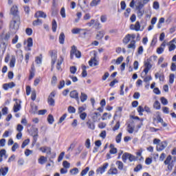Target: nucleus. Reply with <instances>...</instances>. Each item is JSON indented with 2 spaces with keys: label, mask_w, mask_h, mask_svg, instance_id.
Instances as JSON below:
<instances>
[{
  "label": "nucleus",
  "mask_w": 176,
  "mask_h": 176,
  "mask_svg": "<svg viewBox=\"0 0 176 176\" xmlns=\"http://www.w3.org/2000/svg\"><path fill=\"white\" fill-rule=\"evenodd\" d=\"M120 129V122H117L116 125L113 128V131H116V130H119Z\"/></svg>",
  "instance_id": "37998d69"
},
{
  "label": "nucleus",
  "mask_w": 176,
  "mask_h": 176,
  "mask_svg": "<svg viewBox=\"0 0 176 176\" xmlns=\"http://www.w3.org/2000/svg\"><path fill=\"white\" fill-rule=\"evenodd\" d=\"M144 67L146 69L148 70L152 68V65H151V58L147 59L146 62L144 63Z\"/></svg>",
  "instance_id": "a211bd4d"
},
{
  "label": "nucleus",
  "mask_w": 176,
  "mask_h": 176,
  "mask_svg": "<svg viewBox=\"0 0 176 176\" xmlns=\"http://www.w3.org/2000/svg\"><path fill=\"white\" fill-rule=\"evenodd\" d=\"M167 146V142L164 141L157 145V151L160 152L166 148Z\"/></svg>",
  "instance_id": "6e6552de"
},
{
  "label": "nucleus",
  "mask_w": 176,
  "mask_h": 176,
  "mask_svg": "<svg viewBox=\"0 0 176 176\" xmlns=\"http://www.w3.org/2000/svg\"><path fill=\"white\" fill-rule=\"evenodd\" d=\"M10 38V34H6L5 36L3 34L0 35V47L3 49H6V46H8V41H9Z\"/></svg>",
  "instance_id": "f03ea898"
},
{
  "label": "nucleus",
  "mask_w": 176,
  "mask_h": 176,
  "mask_svg": "<svg viewBox=\"0 0 176 176\" xmlns=\"http://www.w3.org/2000/svg\"><path fill=\"white\" fill-rule=\"evenodd\" d=\"M127 127H128V129H127L128 133H129V134H133V133H134L133 126H131V124H129Z\"/></svg>",
  "instance_id": "7c9ffc66"
},
{
  "label": "nucleus",
  "mask_w": 176,
  "mask_h": 176,
  "mask_svg": "<svg viewBox=\"0 0 176 176\" xmlns=\"http://www.w3.org/2000/svg\"><path fill=\"white\" fill-rule=\"evenodd\" d=\"M32 130L34 132V134L33 135V140L34 142L35 143L38 140V129L32 127Z\"/></svg>",
  "instance_id": "2eb2a0df"
},
{
  "label": "nucleus",
  "mask_w": 176,
  "mask_h": 176,
  "mask_svg": "<svg viewBox=\"0 0 176 176\" xmlns=\"http://www.w3.org/2000/svg\"><path fill=\"white\" fill-rule=\"evenodd\" d=\"M171 159H172V157L171 155H168L166 160L164 161V164L167 165V164H170L171 163H170L171 162Z\"/></svg>",
  "instance_id": "de8ad7c7"
},
{
  "label": "nucleus",
  "mask_w": 176,
  "mask_h": 176,
  "mask_svg": "<svg viewBox=\"0 0 176 176\" xmlns=\"http://www.w3.org/2000/svg\"><path fill=\"white\" fill-rule=\"evenodd\" d=\"M144 6H145L142 3V1H139L138 3V6L136 7V10H142V8H144Z\"/></svg>",
  "instance_id": "2f4dec72"
},
{
  "label": "nucleus",
  "mask_w": 176,
  "mask_h": 176,
  "mask_svg": "<svg viewBox=\"0 0 176 176\" xmlns=\"http://www.w3.org/2000/svg\"><path fill=\"white\" fill-rule=\"evenodd\" d=\"M28 144H30V139L25 140L23 141V142L22 143L21 148H25V146H27V145H28Z\"/></svg>",
  "instance_id": "a19ab883"
},
{
  "label": "nucleus",
  "mask_w": 176,
  "mask_h": 176,
  "mask_svg": "<svg viewBox=\"0 0 176 176\" xmlns=\"http://www.w3.org/2000/svg\"><path fill=\"white\" fill-rule=\"evenodd\" d=\"M63 61H64V58H63V57H60V58L58 60L56 64V69H58V71H63V69L61 68V64H63Z\"/></svg>",
  "instance_id": "ddd939ff"
},
{
  "label": "nucleus",
  "mask_w": 176,
  "mask_h": 176,
  "mask_svg": "<svg viewBox=\"0 0 176 176\" xmlns=\"http://www.w3.org/2000/svg\"><path fill=\"white\" fill-rule=\"evenodd\" d=\"M140 21H137L135 25V30L138 31L140 28Z\"/></svg>",
  "instance_id": "338daca9"
},
{
  "label": "nucleus",
  "mask_w": 176,
  "mask_h": 176,
  "mask_svg": "<svg viewBox=\"0 0 176 176\" xmlns=\"http://www.w3.org/2000/svg\"><path fill=\"white\" fill-rule=\"evenodd\" d=\"M42 20L41 19H39L38 18H37L36 20L34 21L33 23H32V25L34 26V27H36L38 25H42Z\"/></svg>",
  "instance_id": "412c9836"
},
{
  "label": "nucleus",
  "mask_w": 176,
  "mask_h": 176,
  "mask_svg": "<svg viewBox=\"0 0 176 176\" xmlns=\"http://www.w3.org/2000/svg\"><path fill=\"white\" fill-rule=\"evenodd\" d=\"M116 141L117 144H120V142L122 141V132L118 134V135L116 137Z\"/></svg>",
  "instance_id": "c85d7f7f"
},
{
  "label": "nucleus",
  "mask_w": 176,
  "mask_h": 176,
  "mask_svg": "<svg viewBox=\"0 0 176 176\" xmlns=\"http://www.w3.org/2000/svg\"><path fill=\"white\" fill-rule=\"evenodd\" d=\"M108 166H109V164L105 163L102 166L99 167L96 170V173L97 174H104V173H105V170H107V168H108Z\"/></svg>",
  "instance_id": "0eeeda50"
},
{
  "label": "nucleus",
  "mask_w": 176,
  "mask_h": 176,
  "mask_svg": "<svg viewBox=\"0 0 176 176\" xmlns=\"http://www.w3.org/2000/svg\"><path fill=\"white\" fill-rule=\"evenodd\" d=\"M46 162H47V157L45 156H41L39 159H38V163L40 164H45V163H46Z\"/></svg>",
  "instance_id": "aec40b11"
},
{
  "label": "nucleus",
  "mask_w": 176,
  "mask_h": 176,
  "mask_svg": "<svg viewBox=\"0 0 176 176\" xmlns=\"http://www.w3.org/2000/svg\"><path fill=\"white\" fill-rule=\"evenodd\" d=\"M110 148L111 149L109 151V153H111V155H115L118 153V148H115V145L111 144Z\"/></svg>",
  "instance_id": "dca6fc26"
},
{
  "label": "nucleus",
  "mask_w": 176,
  "mask_h": 176,
  "mask_svg": "<svg viewBox=\"0 0 176 176\" xmlns=\"http://www.w3.org/2000/svg\"><path fill=\"white\" fill-rule=\"evenodd\" d=\"M18 12H19V10H17V6H13L11 8L10 13H11V14H12V16H14V17H15V16H19V14H17Z\"/></svg>",
  "instance_id": "4468645a"
},
{
  "label": "nucleus",
  "mask_w": 176,
  "mask_h": 176,
  "mask_svg": "<svg viewBox=\"0 0 176 176\" xmlns=\"http://www.w3.org/2000/svg\"><path fill=\"white\" fill-rule=\"evenodd\" d=\"M9 172V167L6 166L0 168V175L5 176Z\"/></svg>",
  "instance_id": "f8f14e48"
},
{
  "label": "nucleus",
  "mask_w": 176,
  "mask_h": 176,
  "mask_svg": "<svg viewBox=\"0 0 176 176\" xmlns=\"http://www.w3.org/2000/svg\"><path fill=\"white\" fill-rule=\"evenodd\" d=\"M14 64H16V57L14 56H12V58L10 61V68H14Z\"/></svg>",
  "instance_id": "4be33fe9"
},
{
  "label": "nucleus",
  "mask_w": 176,
  "mask_h": 176,
  "mask_svg": "<svg viewBox=\"0 0 176 176\" xmlns=\"http://www.w3.org/2000/svg\"><path fill=\"white\" fill-rule=\"evenodd\" d=\"M174 78H175V76L174 74H171L169 76V83L173 84L174 83Z\"/></svg>",
  "instance_id": "09e8293b"
},
{
  "label": "nucleus",
  "mask_w": 176,
  "mask_h": 176,
  "mask_svg": "<svg viewBox=\"0 0 176 176\" xmlns=\"http://www.w3.org/2000/svg\"><path fill=\"white\" fill-rule=\"evenodd\" d=\"M131 38V34H127L122 41L123 43H124L125 45H127V43L130 42Z\"/></svg>",
  "instance_id": "6ab92c4d"
},
{
  "label": "nucleus",
  "mask_w": 176,
  "mask_h": 176,
  "mask_svg": "<svg viewBox=\"0 0 176 176\" xmlns=\"http://www.w3.org/2000/svg\"><path fill=\"white\" fill-rule=\"evenodd\" d=\"M160 100H161V102H162V104H163V105H167V104H168V100H167V99H166V98L162 97Z\"/></svg>",
  "instance_id": "8fccbe9b"
},
{
  "label": "nucleus",
  "mask_w": 176,
  "mask_h": 176,
  "mask_svg": "<svg viewBox=\"0 0 176 176\" xmlns=\"http://www.w3.org/2000/svg\"><path fill=\"white\" fill-rule=\"evenodd\" d=\"M89 170H90V168L89 166L86 167L85 169H83L80 173L81 176H85L87 173H89Z\"/></svg>",
  "instance_id": "473e14b6"
},
{
  "label": "nucleus",
  "mask_w": 176,
  "mask_h": 176,
  "mask_svg": "<svg viewBox=\"0 0 176 176\" xmlns=\"http://www.w3.org/2000/svg\"><path fill=\"white\" fill-rule=\"evenodd\" d=\"M75 54L76 58H80V57H82V53L80 52V51L78 50V49L76 48V46L73 45L72 47V50L70 51V58L71 60L74 59V55Z\"/></svg>",
  "instance_id": "7ed1b4c3"
},
{
  "label": "nucleus",
  "mask_w": 176,
  "mask_h": 176,
  "mask_svg": "<svg viewBox=\"0 0 176 176\" xmlns=\"http://www.w3.org/2000/svg\"><path fill=\"white\" fill-rule=\"evenodd\" d=\"M60 16H62L63 19H65V8L64 7L60 10Z\"/></svg>",
  "instance_id": "5fc2aeb1"
},
{
  "label": "nucleus",
  "mask_w": 176,
  "mask_h": 176,
  "mask_svg": "<svg viewBox=\"0 0 176 176\" xmlns=\"http://www.w3.org/2000/svg\"><path fill=\"white\" fill-rule=\"evenodd\" d=\"M144 13H145V10H138V16L142 17V16H144Z\"/></svg>",
  "instance_id": "bf43d9fd"
},
{
  "label": "nucleus",
  "mask_w": 176,
  "mask_h": 176,
  "mask_svg": "<svg viewBox=\"0 0 176 176\" xmlns=\"http://www.w3.org/2000/svg\"><path fill=\"white\" fill-rule=\"evenodd\" d=\"M76 67L75 66H72L70 67V72L71 74H76Z\"/></svg>",
  "instance_id": "4d7b16f0"
},
{
  "label": "nucleus",
  "mask_w": 176,
  "mask_h": 176,
  "mask_svg": "<svg viewBox=\"0 0 176 176\" xmlns=\"http://www.w3.org/2000/svg\"><path fill=\"white\" fill-rule=\"evenodd\" d=\"M85 145L87 149H90L91 148V145L90 143V139H87Z\"/></svg>",
  "instance_id": "49530a36"
},
{
  "label": "nucleus",
  "mask_w": 176,
  "mask_h": 176,
  "mask_svg": "<svg viewBox=\"0 0 176 176\" xmlns=\"http://www.w3.org/2000/svg\"><path fill=\"white\" fill-rule=\"evenodd\" d=\"M16 86V84L14 82H11L9 83H6L3 85V89L4 90H9V89H13Z\"/></svg>",
  "instance_id": "9d476101"
},
{
  "label": "nucleus",
  "mask_w": 176,
  "mask_h": 176,
  "mask_svg": "<svg viewBox=\"0 0 176 176\" xmlns=\"http://www.w3.org/2000/svg\"><path fill=\"white\" fill-rule=\"evenodd\" d=\"M153 8V9H155L156 10H157V9H159V8H160V6L159 5V2L154 1Z\"/></svg>",
  "instance_id": "3c124183"
},
{
  "label": "nucleus",
  "mask_w": 176,
  "mask_h": 176,
  "mask_svg": "<svg viewBox=\"0 0 176 176\" xmlns=\"http://www.w3.org/2000/svg\"><path fill=\"white\" fill-rule=\"evenodd\" d=\"M54 97H56V93L54 91L51 92L47 98V102L51 107H54Z\"/></svg>",
  "instance_id": "20e7f679"
},
{
  "label": "nucleus",
  "mask_w": 176,
  "mask_h": 176,
  "mask_svg": "<svg viewBox=\"0 0 176 176\" xmlns=\"http://www.w3.org/2000/svg\"><path fill=\"white\" fill-rule=\"evenodd\" d=\"M70 174H73V175H76L78 173H79V169L78 168H74L69 170Z\"/></svg>",
  "instance_id": "e433bc0d"
},
{
  "label": "nucleus",
  "mask_w": 176,
  "mask_h": 176,
  "mask_svg": "<svg viewBox=\"0 0 176 176\" xmlns=\"http://www.w3.org/2000/svg\"><path fill=\"white\" fill-rule=\"evenodd\" d=\"M34 17H36V19H39V17H42L43 19H46L47 15L46 14L43 12V11H38L36 12V14H34Z\"/></svg>",
  "instance_id": "9b49d317"
},
{
  "label": "nucleus",
  "mask_w": 176,
  "mask_h": 176,
  "mask_svg": "<svg viewBox=\"0 0 176 176\" xmlns=\"http://www.w3.org/2000/svg\"><path fill=\"white\" fill-rule=\"evenodd\" d=\"M129 157H130V153H124L122 155V160L124 163H126V162H127V159H129Z\"/></svg>",
  "instance_id": "393cba45"
},
{
  "label": "nucleus",
  "mask_w": 176,
  "mask_h": 176,
  "mask_svg": "<svg viewBox=\"0 0 176 176\" xmlns=\"http://www.w3.org/2000/svg\"><path fill=\"white\" fill-rule=\"evenodd\" d=\"M122 61H123V56H120V57L118 58L116 61V64L119 65L122 63Z\"/></svg>",
  "instance_id": "69168bd1"
},
{
  "label": "nucleus",
  "mask_w": 176,
  "mask_h": 176,
  "mask_svg": "<svg viewBox=\"0 0 176 176\" xmlns=\"http://www.w3.org/2000/svg\"><path fill=\"white\" fill-rule=\"evenodd\" d=\"M128 49H135V41L133 40L131 43L128 45Z\"/></svg>",
  "instance_id": "c756f323"
},
{
  "label": "nucleus",
  "mask_w": 176,
  "mask_h": 176,
  "mask_svg": "<svg viewBox=\"0 0 176 176\" xmlns=\"http://www.w3.org/2000/svg\"><path fill=\"white\" fill-rule=\"evenodd\" d=\"M51 58H52L51 71H53V69H54V65L56 64V61H57V54H56V53L52 52H51Z\"/></svg>",
  "instance_id": "423d86ee"
},
{
  "label": "nucleus",
  "mask_w": 176,
  "mask_h": 176,
  "mask_svg": "<svg viewBox=\"0 0 176 176\" xmlns=\"http://www.w3.org/2000/svg\"><path fill=\"white\" fill-rule=\"evenodd\" d=\"M31 98L32 101H35V100H36V92L35 91H32Z\"/></svg>",
  "instance_id": "6e6d98bb"
},
{
  "label": "nucleus",
  "mask_w": 176,
  "mask_h": 176,
  "mask_svg": "<svg viewBox=\"0 0 176 176\" xmlns=\"http://www.w3.org/2000/svg\"><path fill=\"white\" fill-rule=\"evenodd\" d=\"M21 109V105L17 102L14 105V112H19Z\"/></svg>",
  "instance_id": "b1692460"
},
{
  "label": "nucleus",
  "mask_w": 176,
  "mask_h": 176,
  "mask_svg": "<svg viewBox=\"0 0 176 176\" xmlns=\"http://www.w3.org/2000/svg\"><path fill=\"white\" fill-rule=\"evenodd\" d=\"M69 96L71 98H75L78 102H79V93H78V91L74 90L72 91L69 94Z\"/></svg>",
  "instance_id": "1a4fd4ad"
},
{
  "label": "nucleus",
  "mask_w": 176,
  "mask_h": 176,
  "mask_svg": "<svg viewBox=\"0 0 176 176\" xmlns=\"http://www.w3.org/2000/svg\"><path fill=\"white\" fill-rule=\"evenodd\" d=\"M170 46H169V52H173V50H175V45L173 44V43H169Z\"/></svg>",
  "instance_id": "052dcab7"
},
{
  "label": "nucleus",
  "mask_w": 176,
  "mask_h": 176,
  "mask_svg": "<svg viewBox=\"0 0 176 176\" xmlns=\"http://www.w3.org/2000/svg\"><path fill=\"white\" fill-rule=\"evenodd\" d=\"M86 116H87V113H82L80 115V119H82V120H85V119H86Z\"/></svg>",
  "instance_id": "774afa93"
},
{
  "label": "nucleus",
  "mask_w": 176,
  "mask_h": 176,
  "mask_svg": "<svg viewBox=\"0 0 176 176\" xmlns=\"http://www.w3.org/2000/svg\"><path fill=\"white\" fill-rule=\"evenodd\" d=\"M144 111H145L144 109V107H142V106H139L138 108V111L140 113V115H142V112H144Z\"/></svg>",
  "instance_id": "e2e57ef3"
},
{
  "label": "nucleus",
  "mask_w": 176,
  "mask_h": 176,
  "mask_svg": "<svg viewBox=\"0 0 176 176\" xmlns=\"http://www.w3.org/2000/svg\"><path fill=\"white\" fill-rule=\"evenodd\" d=\"M34 42L32 41V38L30 37L28 38V47H32Z\"/></svg>",
  "instance_id": "4c0bfd02"
},
{
  "label": "nucleus",
  "mask_w": 176,
  "mask_h": 176,
  "mask_svg": "<svg viewBox=\"0 0 176 176\" xmlns=\"http://www.w3.org/2000/svg\"><path fill=\"white\" fill-rule=\"evenodd\" d=\"M63 166L65 168H69V167H71V164H69V162H68V161H63Z\"/></svg>",
  "instance_id": "79ce46f5"
},
{
  "label": "nucleus",
  "mask_w": 176,
  "mask_h": 176,
  "mask_svg": "<svg viewBox=\"0 0 176 176\" xmlns=\"http://www.w3.org/2000/svg\"><path fill=\"white\" fill-rule=\"evenodd\" d=\"M67 111L69 113H75V112H76V109H75V107L72 106H69L67 109Z\"/></svg>",
  "instance_id": "c9c22d12"
},
{
  "label": "nucleus",
  "mask_w": 176,
  "mask_h": 176,
  "mask_svg": "<svg viewBox=\"0 0 176 176\" xmlns=\"http://www.w3.org/2000/svg\"><path fill=\"white\" fill-rule=\"evenodd\" d=\"M97 54L94 53V58H91L89 61V67H97L98 65V60L96 59Z\"/></svg>",
  "instance_id": "39448f33"
},
{
  "label": "nucleus",
  "mask_w": 176,
  "mask_h": 176,
  "mask_svg": "<svg viewBox=\"0 0 176 176\" xmlns=\"http://www.w3.org/2000/svg\"><path fill=\"white\" fill-rule=\"evenodd\" d=\"M108 174L116 175V174H118V169L116 168H115L113 169H110L108 171Z\"/></svg>",
  "instance_id": "a18cd8bd"
},
{
  "label": "nucleus",
  "mask_w": 176,
  "mask_h": 176,
  "mask_svg": "<svg viewBox=\"0 0 176 176\" xmlns=\"http://www.w3.org/2000/svg\"><path fill=\"white\" fill-rule=\"evenodd\" d=\"M47 122L50 124H53V122H54V118H53V115L50 114L47 117Z\"/></svg>",
  "instance_id": "cd10ccee"
},
{
  "label": "nucleus",
  "mask_w": 176,
  "mask_h": 176,
  "mask_svg": "<svg viewBox=\"0 0 176 176\" xmlns=\"http://www.w3.org/2000/svg\"><path fill=\"white\" fill-rule=\"evenodd\" d=\"M25 32H26L27 35L31 36V35H32V29L28 28L25 30Z\"/></svg>",
  "instance_id": "13d9d810"
},
{
  "label": "nucleus",
  "mask_w": 176,
  "mask_h": 176,
  "mask_svg": "<svg viewBox=\"0 0 176 176\" xmlns=\"http://www.w3.org/2000/svg\"><path fill=\"white\" fill-rule=\"evenodd\" d=\"M20 23V16L19 15L13 16L12 20L10 23V30L14 32V34H16V32L19 31Z\"/></svg>",
  "instance_id": "f257e3e1"
},
{
  "label": "nucleus",
  "mask_w": 176,
  "mask_h": 176,
  "mask_svg": "<svg viewBox=\"0 0 176 176\" xmlns=\"http://www.w3.org/2000/svg\"><path fill=\"white\" fill-rule=\"evenodd\" d=\"M100 2H101V0H93L90 3V6H97Z\"/></svg>",
  "instance_id": "72a5a7b5"
},
{
  "label": "nucleus",
  "mask_w": 176,
  "mask_h": 176,
  "mask_svg": "<svg viewBox=\"0 0 176 176\" xmlns=\"http://www.w3.org/2000/svg\"><path fill=\"white\" fill-rule=\"evenodd\" d=\"M65 155V152L60 153V154L59 155L58 158V162H61V160H63V159H64V155Z\"/></svg>",
  "instance_id": "864d4df0"
},
{
  "label": "nucleus",
  "mask_w": 176,
  "mask_h": 176,
  "mask_svg": "<svg viewBox=\"0 0 176 176\" xmlns=\"http://www.w3.org/2000/svg\"><path fill=\"white\" fill-rule=\"evenodd\" d=\"M19 148V144L14 143V145L12 147V152H16V150Z\"/></svg>",
  "instance_id": "0e129e2a"
},
{
  "label": "nucleus",
  "mask_w": 176,
  "mask_h": 176,
  "mask_svg": "<svg viewBox=\"0 0 176 176\" xmlns=\"http://www.w3.org/2000/svg\"><path fill=\"white\" fill-rule=\"evenodd\" d=\"M131 12V8H126V12L124 13V16H125V17H129V15L130 14Z\"/></svg>",
  "instance_id": "603ef678"
},
{
  "label": "nucleus",
  "mask_w": 176,
  "mask_h": 176,
  "mask_svg": "<svg viewBox=\"0 0 176 176\" xmlns=\"http://www.w3.org/2000/svg\"><path fill=\"white\" fill-rule=\"evenodd\" d=\"M87 124L88 126V127L89 129H91V130H94V129H96V125H94V123L93 122H87Z\"/></svg>",
  "instance_id": "f704fd0d"
},
{
  "label": "nucleus",
  "mask_w": 176,
  "mask_h": 176,
  "mask_svg": "<svg viewBox=\"0 0 176 176\" xmlns=\"http://www.w3.org/2000/svg\"><path fill=\"white\" fill-rule=\"evenodd\" d=\"M65 41V34H64V32H61L59 36V43H60V45H64Z\"/></svg>",
  "instance_id": "f3484780"
},
{
  "label": "nucleus",
  "mask_w": 176,
  "mask_h": 176,
  "mask_svg": "<svg viewBox=\"0 0 176 176\" xmlns=\"http://www.w3.org/2000/svg\"><path fill=\"white\" fill-rule=\"evenodd\" d=\"M153 107L155 109H160V102H159L158 100H156L154 104H153Z\"/></svg>",
  "instance_id": "58836bf2"
},
{
  "label": "nucleus",
  "mask_w": 176,
  "mask_h": 176,
  "mask_svg": "<svg viewBox=\"0 0 176 176\" xmlns=\"http://www.w3.org/2000/svg\"><path fill=\"white\" fill-rule=\"evenodd\" d=\"M104 35H105V32L104 31L98 32V34H97L96 35V38H98V39H102V38H104Z\"/></svg>",
  "instance_id": "bb28decb"
},
{
  "label": "nucleus",
  "mask_w": 176,
  "mask_h": 176,
  "mask_svg": "<svg viewBox=\"0 0 176 176\" xmlns=\"http://www.w3.org/2000/svg\"><path fill=\"white\" fill-rule=\"evenodd\" d=\"M116 164L118 166V170H123V162L121 161H117Z\"/></svg>",
  "instance_id": "ea45409f"
},
{
  "label": "nucleus",
  "mask_w": 176,
  "mask_h": 176,
  "mask_svg": "<svg viewBox=\"0 0 176 176\" xmlns=\"http://www.w3.org/2000/svg\"><path fill=\"white\" fill-rule=\"evenodd\" d=\"M81 30H82V29L74 28L72 30V34H79V32H80Z\"/></svg>",
  "instance_id": "680f3d73"
},
{
  "label": "nucleus",
  "mask_w": 176,
  "mask_h": 176,
  "mask_svg": "<svg viewBox=\"0 0 176 176\" xmlns=\"http://www.w3.org/2000/svg\"><path fill=\"white\" fill-rule=\"evenodd\" d=\"M81 102H85L87 100V95L83 92H81V95L80 96Z\"/></svg>",
  "instance_id": "5701e85b"
},
{
  "label": "nucleus",
  "mask_w": 176,
  "mask_h": 176,
  "mask_svg": "<svg viewBox=\"0 0 176 176\" xmlns=\"http://www.w3.org/2000/svg\"><path fill=\"white\" fill-rule=\"evenodd\" d=\"M52 31L53 32L57 31V22L56 21V19H53L52 21Z\"/></svg>",
  "instance_id": "a878e982"
},
{
  "label": "nucleus",
  "mask_w": 176,
  "mask_h": 176,
  "mask_svg": "<svg viewBox=\"0 0 176 176\" xmlns=\"http://www.w3.org/2000/svg\"><path fill=\"white\" fill-rule=\"evenodd\" d=\"M67 113L63 114V116L60 118L58 124H60V123H63V122L65 120V118H67Z\"/></svg>",
  "instance_id": "c03bdc74"
}]
</instances>
